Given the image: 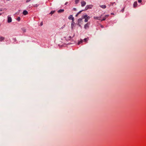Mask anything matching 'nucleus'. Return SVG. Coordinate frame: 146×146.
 Segmentation results:
<instances>
[{
	"mask_svg": "<svg viewBox=\"0 0 146 146\" xmlns=\"http://www.w3.org/2000/svg\"><path fill=\"white\" fill-rule=\"evenodd\" d=\"M109 16L108 15H106L105 17H106V18L108 17Z\"/></svg>",
	"mask_w": 146,
	"mask_h": 146,
	"instance_id": "393cba45",
	"label": "nucleus"
},
{
	"mask_svg": "<svg viewBox=\"0 0 146 146\" xmlns=\"http://www.w3.org/2000/svg\"><path fill=\"white\" fill-rule=\"evenodd\" d=\"M88 16L87 15H84L82 16L81 18L82 19H85Z\"/></svg>",
	"mask_w": 146,
	"mask_h": 146,
	"instance_id": "1a4fd4ad",
	"label": "nucleus"
},
{
	"mask_svg": "<svg viewBox=\"0 0 146 146\" xmlns=\"http://www.w3.org/2000/svg\"><path fill=\"white\" fill-rule=\"evenodd\" d=\"M124 11V9H122L121 10V11L122 12H123Z\"/></svg>",
	"mask_w": 146,
	"mask_h": 146,
	"instance_id": "bb28decb",
	"label": "nucleus"
},
{
	"mask_svg": "<svg viewBox=\"0 0 146 146\" xmlns=\"http://www.w3.org/2000/svg\"><path fill=\"white\" fill-rule=\"evenodd\" d=\"M74 25V22H73L72 21V22L71 24V26H72V28H73V26Z\"/></svg>",
	"mask_w": 146,
	"mask_h": 146,
	"instance_id": "a211bd4d",
	"label": "nucleus"
},
{
	"mask_svg": "<svg viewBox=\"0 0 146 146\" xmlns=\"http://www.w3.org/2000/svg\"><path fill=\"white\" fill-rule=\"evenodd\" d=\"M79 0H75V3L76 4H77L79 1Z\"/></svg>",
	"mask_w": 146,
	"mask_h": 146,
	"instance_id": "6ab92c4d",
	"label": "nucleus"
},
{
	"mask_svg": "<svg viewBox=\"0 0 146 146\" xmlns=\"http://www.w3.org/2000/svg\"><path fill=\"white\" fill-rule=\"evenodd\" d=\"M40 25H41V26H42V23H41Z\"/></svg>",
	"mask_w": 146,
	"mask_h": 146,
	"instance_id": "7c9ffc66",
	"label": "nucleus"
},
{
	"mask_svg": "<svg viewBox=\"0 0 146 146\" xmlns=\"http://www.w3.org/2000/svg\"><path fill=\"white\" fill-rule=\"evenodd\" d=\"M28 14V12L26 10H24L23 12V14L24 15H26Z\"/></svg>",
	"mask_w": 146,
	"mask_h": 146,
	"instance_id": "9b49d317",
	"label": "nucleus"
},
{
	"mask_svg": "<svg viewBox=\"0 0 146 146\" xmlns=\"http://www.w3.org/2000/svg\"><path fill=\"white\" fill-rule=\"evenodd\" d=\"M1 15V14H0V15Z\"/></svg>",
	"mask_w": 146,
	"mask_h": 146,
	"instance_id": "72a5a7b5",
	"label": "nucleus"
},
{
	"mask_svg": "<svg viewBox=\"0 0 146 146\" xmlns=\"http://www.w3.org/2000/svg\"><path fill=\"white\" fill-rule=\"evenodd\" d=\"M142 0H138V2L139 3H140L141 2Z\"/></svg>",
	"mask_w": 146,
	"mask_h": 146,
	"instance_id": "b1692460",
	"label": "nucleus"
},
{
	"mask_svg": "<svg viewBox=\"0 0 146 146\" xmlns=\"http://www.w3.org/2000/svg\"><path fill=\"white\" fill-rule=\"evenodd\" d=\"M86 4V2L84 1H82L81 2V6L82 7L85 5Z\"/></svg>",
	"mask_w": 146,
	"mask_h": 146,
	"instance_id": "20e7f679",
	"label": "nucleus"
},
{
	"mask_svg": "<svg viewBox=\"0 0 146 146\" xmlns=\"http://www.w3.org/2000/svg\"><path fill=\"white\" fill-rule=\"evenodd\" d=\"M67 2H66L65 3V5H66L67 4Z\"/></svg>",
	"mask_w": 146,
	"mask_h": 146,
	"instance_id": "2f4dec72",
	"label": "nucleus"
},
{
	"mask_svg": "<svg viewBox=\"0 0 146 146\" xmlns=\"http://www.w3.org/2000/svg\"><path fill=\"white\" fill-rule=\"evenodd\" d=\"M111 15H113L114 14L113 13H111Z\"/></svg>",
	"mask_w": 146,
	"mask_h": 146,
	"instance_id": "473e14b6",
	"label": "nucleus"
},
{
	"mask_svg": "<svg viewBox=\"0 0 146 146\" xmlns=\"http://www.w3.org/2000/svg\"><path fill=\"white\" fill-rule=\"evenodd\" d=\"M69 39H71V36H69Z\"/></svg>",
	"mask_w": 146,
	"mask_h": 146,
	"instance_id": "c85d7f7f",
	"label": "nucleus"
},
{
	"mask_svg": "<svg viewBox=\"0 0 146 146\" xmlns=\"http://www.w3.org/2000/svg\"><path fill=\"white\" fill-rule=\"evenodd\" d=\"M84 10H82V11H80L77 14H78V15L79 14H80Z\"/></svg>",
	"mask_w": 146,
	"mask_h": 146,
	"instance_id": "5701e85b",
	"label": "nucleus"
},
{
	"mask_svg": "<svg viewBox=\"0 0 146 146\" xmlns=\"http://www.w3.org/2000/svg\"><path fill=\"white\" fill-rule=\"evenodd\" d=\"M90 18V17L88 16L86 18V19H85V20H84L85 22H87L88 21V20H89V19Z\"/></svg>",
	"mask_w": 146,
	"mask_h": 146,
	"instance_id": "6e6552de",
	"label": "nucleus"
},
{
	"mask_svg": "<svg viewBox=\"0 0 146 146\" xmlns=\"http://www.w3.org/2000/svg\"><path fill=\"white\" fill-rule=\"evenodd\" d=\"M20 20L21 19L20 17H18L17 19V20L18 21H20Z\"/></svg>",
	"mask_w": 146,
	"mask_h": 146,
	"instance_id": "aec40b11",
	"label": "nucleus"
},
{
	"mask_svg": "<svg viewBox=\"0 0 146 146\" xmlns=\"http://www.w3.org/2000/svg\"><path fill=\"white\" fill-rule=\"evenodd\" d=\"M73 10L74 11H76V8H73Z\"/></svg>",
	"mask_w": 146,
	"mask_h": 146,
	"instance_id": "a878e982",
	"label": "nucleus"
},
{
	"mask_svg": "<svg viewBox=\"0 0 146 146\" xmlns=\"http://www.w3.org/2000/svg\"><path fill=\"white\" fill-rule=\"evenodd\" d=\"M106 19V17H104L103 19L101 20V21L105 20Z\"/></svg>",
	"mask_w": 146,
	"mask_h": 146,
	"instance_id": "4be33fe9",
	"label": "nucleus"
},
{
	"mask_svg": "<svg viewBox=\"0 0 146 146\" xmlns=\"http://www.w3.org/2000/svg\"><path fill=\"white\" fill-rule=\"evenodd\" d=\"M92 6V5H87L85 7V10H87L89 9H91Z\"/></svg>",
	"mask_w": 146,
	"mask_h": 146,
	"instance_id": "7ed1b4c3",
	"label": "nucleus"
},
{
	"mask_svg": "<svg viewBox=\"0 0 146 146\" xmlns=\"http://www.w3.org/2000/svg\"><path fill=\"white\" fill-rule=\"evenodd\" d=\"M8 22L9 23H10L12 21V19L10 17L8 16Z\"/></svg>",
	"mask_w": 146,
	"mask_h": 146,
	"instance_id": "39448f33",
	"label": "nucleus"
},
{
	"mask_svg": "<svg viewBox=\"0 0 146 146\" xmlns=\"http://www.w3.org/2000/svg\"><path fill=\"white\" fill-rule=\"evenodd\" d=\"M68 19H70L71 18H72V21H73L74 20V18L73 17V16L72 15H70L68 18Z\"/></svg>",
	"mask_w": 146,
	"mask_h": 146,
	"instance_id": "0eeeda50",
	"label": "nucleus"
},
{
	"mask_svg": "<svg viewBox=\"0 0 146 146\" xmlns=\"http://www.w3.org/2000/svg\"><path fill=\"white\" fill-rule=\"evenodd\" d=\"M64 11V10L63 9H60L58 11V13H62V12H63Z\"/></svg>",
	"mask_w": 146,
	"mask_h": 146,
	"instance_id": "f8f14e48",
	"label": "nucleus"
},
{
	"mask_svg": "<svg viewBox=\"0 0 146 146\" xmlns=\"http://www.w3.org/2000/svg\"><path fill=\"white\" fill-rule=\"evenodd\" d=\"M90 23V22H88L84 26V28L85 29H88L89 28Z\"/></svg>",
	"mask_w": 146,
	"mask_h": 146,
	"instance_id": "f03ea898",
	"label": "nucleus"
},
{
	"mask_svg": "<svg viewBox=\"0 0 146 146\" xmlns=\"http://www.w3.org/2000/svg\"><path fill=\"white\" fill-rule=\"evenodd\" d=\"M22 29V31L24 32H26V29L25 28H23Z\"/></svg>",
	"mask_w": 146,
	"mask_h": 146,
	"instance_id": "2eb2a0df",
	"label": "nucleus"
},
{
	"mask_svg": "<svg viewBox=\"0 0 146 146\" xmlns=\"http://www.w3.org/2000/svg\"><path fill=\"white\" fill-rule=\"evenodd\" d=\"M54 12H55V11H52L50 12V13L49 14L52 15L54 13Z\"/></svg>",
	"mask_w": 146,
	"mask_h": 146,
	"instance_id": "dca6fc26",
	"label": "nucleus"
},
{
	"mask_svg": "<svg viewBox=\"0 0 146 146\" xmlns=\"http://www.w3.org/2000/svg\"><path fill=\"white\" fill-rule=\"evenodd\" d=\"M83 42V40H81L79 42H78V44L79 45L80 43H82Z\"/></svg>",
	"mask_w": 146,
	"mask_h": 146,
	"instance_id": "f3484780",
	"label": "nucleus"
},
{
	"mask_svg": "<svg viewBox=\"0 0 146 146\" xmlns=\"http://www.w3.org/2000/svg\"><path fill=\"white\" fill-rule=\"evenodd\" d=\"M82 19L80 18L79 19L78 21L77 25L79 27H81V24H82L83 23V21L82 20Z\"/></svg>",
	"mask_w": 146,
	"mask_h": 146,
	"instance_id": "f257e3e1",
	"label": "nucleus"
},
{
	"mask_svg": "<svg viewBox=\"0 0 146 146\" xmlns=\"http://www.w3.org/2000/svg\"><path fill=\"white\" fill-rule=\"evenodd\" d=\"M5 39V38L4 37L2 36H0V41L1 42L2 41L4 40Z\"/></svg>",
	"mask_w": 146,
	"mask_h": 146,
	"instance_id": "9d476101",
	"label": "nucleus"
},
{
	"mask_svg": "<svg viewBox=\"0 0 146 146\" xmlns=\"http://www.w3.org/2000/svg\"><path fill=\"white\" fill-rule=\"evenodd\" d=\"M78 14H77H77L76 15V17H77V16H78Z\"/></svg>",
	"mask_w": 146,
	"mask_h": 146,
	"instance_id": "cd10ccee",
	"label": "nucleus"
},
{
	"mask_svg": "<svg viewBox=\"0 0 146 146\" xmlns=\"http://www.w3.org/2000/svg\"><path fill=\"white\" fill-rule=\"evenodd\" d=\"M100 6L103 9H105L106 8V6L105 5H100Z\"/></svg>",
	"mask_w": 146,
	"mask_h": 146,
	"instance_id": "ddd939ff",
	"label": "nucleus"
},
{
	"mask_svg": "<svg viewBox=\"0 0 146 146\" xmlns=\"http://www.w3.org/2000/svg\"><path fill=\"white\" fill-rule=\"evenodd\" d=\"M137 2H135L133 4V7H137Z\"/></svg>",
	"mask_w": 146,
	"mask_h": 146,
	"instance_id": "4468645a",
	"label": "nucleus"
},
{
	"mask_svg": "<svg viewBox=\"0 0 146 146\" xmlns=\"http://www.w3.org/2000/svg\"><path fill=\"white\" fill-rule=\"evenodd\" d=\"M101 15L100 17H94V18L95 19H97V20H100V18L101 17Z\"/></svg>",
	"mask_w": 146,
	"mask_h": 146,
	"instance_id": "423d86ee",
	"label": "nucleus"
},
{
	"mask_svg": "<svg viewBox=\"0 0 146 146\" xmlns=\"http://www.w3.org/2000/svg\"><path fill=\"white\" fill-rule=\"evenodd\" d=\"M101 27L102 28H103L104 27V26L102 25L101 26Z\"/></svg>",
	"mask_w": 146,
	"mask_h": 146,
	"instance_id": "c756f323",
	"label": "nucleus"
},
{
	"mask_svg": "<svg viewBox=\"0 0 146 146\" xmlns=\"http://www.w3.org/2000/svg\"><path fill=\"white\" fill-rule=\"evenodd\" d=\"M88 40V38H85L84 39V41H86Z\"/></svg>",
	"mask_w": 146,
	"mask_h": 146,
	"instance_id": "412c9836",
	"label": "nucleus"
}]
</instances>
